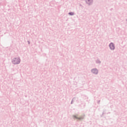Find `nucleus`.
Wrapping results in <instances>:
<instances>
[{
    "mask_svg": "<svg viewBox=\"0 0 127 127\" xmlns=\"http://www.w3.org/2000/svg\"><path fill=\"white\" fill-rule=\"evenodd\" d=\"M12 62L13 64H18L20 62V60L19 58L14 59Z\"/></svg>",
    "mask_w": 127,
    "mask_h": 127,
    "instance_id": "obj_1",
    "label": "nucleus"
},
{
    "mask_svg": "<svg viewBox=\"0 0 127 127\" xmlns=\"http://www.w3.org/2000/svg\"><path fill=\"white\" fill-rule=\"evenodd\" d=\"M109 46L112 50H114V49H115V45H114V44L111 43Z\"/></svg>",
    "mask_w": 127,
    "mask_h": 127,
    "instance_id": "obj_2",
    "label": "nucleus"
},
{
    "mask_svg": "<svg viewBox=\"0 0 127 127\" xmlns=\"http://www.w3.org/2000/svg\"><path fill=\"white\" fill-rule=\"evenodd\" d=\"M69 14L70 15H74V13H73V12H69Z\"/></svg>",
    "mask_w": 127,
    "mask_h": 127,
    "instance_id": "obj_5",
    "label": "nucleus"
},
{
    "mask_svg": "<svg viewBox=\"0 0 127 127\" xmlns=\"http://www.w3.org/2000/svg\"><path fill=\"white\" fill-rule=\"evenodd\" d=\"M92 72L93 73V74H98V70H97V69H93L92 70Z\"/></svg>",
    "mask_w": 127,
    "mask_h": 127,
    "instance_id": "obj_3",
    "label": "nucleus"
},
{
    "mask_svg": "<svg viewBox=\"0 0 127 127\" xmlns=\"http://www.w3.org/2000/svg\"><path fill=\"white\" fill-rule=\"evenodd\" d=\"M74 117L75 118V119H77V120L83 119V117H78V116H74Z\"/></svg>",
    "mask_w": 127,
    "mask_h": 127,
    "instance_id": "obj_4",
    "label": "nucleus"
}]
</instances>
